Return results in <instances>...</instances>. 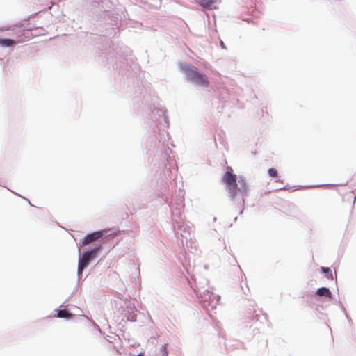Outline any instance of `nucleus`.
<instances>
[{"label":"nucleus","mask_w":356,"mask_h":356,"mask_svg":"<svg viewBox=\"0 0 356 356\" xmlns=\"http://www.w3.org/2000/svg\"><path fill=\"white\" fill-rule=\"evenodd\" d=\"M222 181L227 186L228 193L232 198H234L238 193L244 195L247 192L248 187L245 181L243 179L238 180L239 187H238L236 175L229 171L225 173Z\"/></svg>","instance_id":"f257e3e1"},{"label":"nucleus","mask_w":356,"mask_h":356,"mask_svg":"<svg viewBox=\"0 0 356 356\" xmlns=\"http://www.w3.org/2000/svg\"><path fill=\"white\" fill-rule=\"evenodd\" d=\"M182 70L188 79L195 84L202 87H207L209 86V81L207 76L199 72L195 67L184 65L182 66Z\"/></svg>","instance_id":"f03ea898"},{"label":"nucleus","mask_w":356,"mask_h":356,"mask_svg":"<svg viewBox=\"0 0 356 356\" xmlns=\"http://www.w3.org/2000/svg\"><path fill=\"white\" fill-rule=\"evenodd\" d=\"M101 248L102 245H99L92 250L86 252L83 254L82 257L79 259V261L78 273L79 275L82 273L83 268L88 265L90 259L96 256L97 253Z\"/></svg>","instance_id":"7ed1b4c3"},{"label":"nucleus","mask_w":356,"mask_h":356,"mask_svg":"<svg viewBox=\"0 0 356 356\" xmlns=\"http://www.w3.org/2000/svg\"><path fill=\"white\" fill-rule=\"evenodd\" d=\"M103 234L102 232H95L93 233H91L88 235H87L83 242H82V245H86L88 244H90L92 242L99 239V238H101Z\"/></svg>","instance_id":"20e7f679"},{"label":"nucleus","mask_w":356,"mask_h":356,"mask_svg":"<svg viewBox=\"0 0 356 356\" xmlns=\"http://www.w3.org/2000/svg\"><path fill=\"white\" fill-rule=\"evenodd\" d=\"M316 294L319 296H325V297H327L330 299L332 298V293H331L330 291L327 288H325V287H321V288L318 289L316 291Z\"/></svg>","instance_id":"39448f33"},{"label":"nucleus","mask_w":356,"mask_h":356,"mask_svg":"<svg viewBox=\"0 0 356 356\" xmlns=\"http://www.w3.org/2000/svg\"><path fill=\"white\" fill-rule=\"evenodd\" d=\"M16 44V42L12 39H0V47H10Z\"/></svg>","instance_id":"423d86ee"},{"label":"nucleus","mask_w":356,"mask_h":356,"mask_svg":"<svg viewBox=\"0 0 356 356\" xmlns=\"http://www.w3.org/2000/svg\"><path fill=\"white\" fill-rule=\"evenodd\" d=\"M217 0H200V5L205 8H210Z\"/></svg>","instance_id":"0eeeda50"},{"label":"nucleus","mask_w":356,"mask_h":356,"mask_svg":"<svg viewBox=\"0 0 356 356\" xmlns=\"http://www.w3.org/2000/svg\"><path fill=\"white\" fill-rule=\"evenodd\" d=\"M71 314L65 309L59 310L58 312V317L59 318H70Z\"/></svg>","instance_id":"6e6552de"},{"label":"nucleus","mask_w":356,"mask_h":356,"mask_svg":"<svg viewBox=\"0 0 356 356\" xmlns=\"http://www.w3.org/2000/svg\"><path fill=\"white\" fill-rule=\"evenodd\" d=\"M321 270L327 274V278H332V274L331 273V270L330 268L328 267H321Z\"/></svg>","instance_id":"1a4fd4ad"},{"label":"nucleus","mask_w":356,"mask_h":356,"mask_svg":"<svg viewBox=\"0 0 356 356\" xmlns=\"http://www.w3.org/2000/svg\"><path fill=\"white\" fill-rule=\"evenodd\" d=\"M268 174L272 177H277L278 175L277 170L273 168H271L268 170Z\"/></svg>","instance_id":"9d476101"},{"label":"nucleus","mask_w":356,"mask_h":356,"mask_svg":"<svg viewBox=\"0 0 356 356\" xmlns=\"http://www.w3.org/2000/svg\"><path fill=\"white\" fill-rule=\"evenodd\" d=\"M161 356H168V353L167 350V344H164L162 346L161 348Z\"/></svg>","instance_id":"9b49d317"},{"label":"nucleus","mask_w":356,"mask_h":356,"mask_svg":"<svg viewBox=\"0 0 356 356\" xmlns=\"http://www.w3.org/2000/svg\"><path fill=\"white\" fill-rule=\"evenodd\" d=\"M220 44H221V46L222 47V48H225V44H224V42H220Z\"/></svg>","instance_id":"f8f14e48"},{"label":"nucleus","mask_w":356,"mask_h":356,"mask_svg":"<svg viewBox=\"0 0 356 356\" xmlns=\"http://www.w3.org/2000/svg\"><path fill=\"white\" fill-rule=\"evenodd\" d=\"M138 356H144L143 353H140Z\"/></svg>","instance_id":"ddd939ff"}]
</instances>
